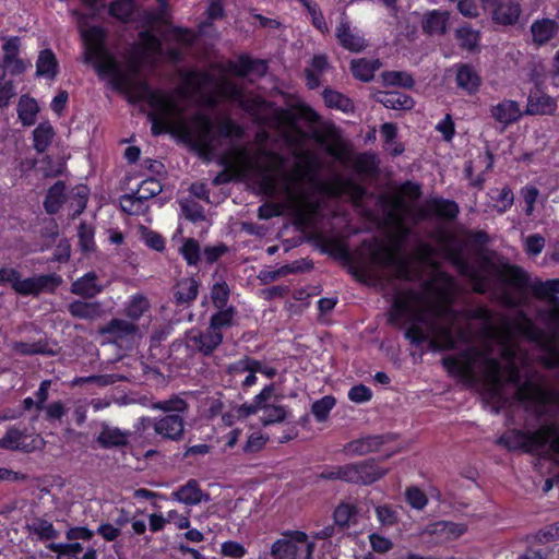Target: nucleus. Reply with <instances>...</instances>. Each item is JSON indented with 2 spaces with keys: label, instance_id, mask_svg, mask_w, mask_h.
Masks as SVG:
<instances>
[{
  "label": "nucleus",
  "instance_id": "nucleus-32",
  "mask_svg": "<svg viewBox=\"0 0 559 559\" xmlns=\"http://www.w3.org/2000/svg\"><path fill=\"white\" fill-rule=\"evenodd\" d=\"M69 311L81 319H93L100 314V306L96 302L74 301L70 304Z\"/></svg>",
  "mask_w": 559,
  "mask_h": 559
},
{
  "label": "nucleus",
  "instance_id": "nucleus-12",
  "mask_svg": "<svg viewBox=\"0 0 559 559\" xmlns=\"http://www.w3.org/2000/svg\"><path fill=\"white\" fill-rule=\"evenodd\" d=\"M41 444L43 441L38 436H28L15 428L9 429L5 436L0 439V447L11 450L33 451L39 449Z\"/></svg>",
  "mask_w": 559,
  "mask_h": 559
},
{
  "label": "nucleus",
  "instance_id": "nucleus-54",
  "mask_svg": "<svg viewBox=\"0 0 559 559\" xmlns=\"http://www.w3.org/2000/svg\"><path fill=\"white\" fill-rule=\"evenodd\" d=\"M371 390L364 384L355 385L348 391V399L357 404L368 402L371 399Z\"/></svg>",
  "mask_w": 559,
  "mask_h": 559
},
{
  "label": "nucleus",
  "instance_id": "nucleus-20",
  "mask_svg": "<svg viewBox=\"0 0 559 559\" xmlns=\"http://www.w3.org/2000/svg\"><path fill=\"white\" fill-rule=\"evenodd\" d=\"M16 112L20 122L24 127H31L36 122L39 105L35 98L25 94L19 98Z\"/></svg>",
  "mask_w": 559,
  "mask_h": 559
},
{
  "label": "nucleus",
  "instance_id": "nucleus-56",
  "mask_svg": "<svg viewBox=\"0 0 559 559\" xmlns=\"http://www.w3.org/2000/svg\"><path fill=\"white\" fill-rule=\"evenodd\" d=\"M354 518V509L349 504H341L334 511V521L338 526H348Z\"/></svg>",
  "mask_w": 559,
  "mask_h": 559
},
{
  "label": "nucleus",
  "instance_id": "nucleus-17",
  "mask_svg": "<svg viewBox=\"0 0 559 559\" xmlns=\"http://www.w3.org/2000/svg\"><path fill=\"white\" fill-rule=\"evenodd\" d=\"M450 13L441 10L427 11L421 20L423 31L429 35H442L447 32Z\"/></svg>",
  "mask_w": 559,
  "mask_h": 559
},
{
  "label": "nucleus",
  "instance_id": "nucleus-5",
  "mask_svg": "<svg viewBox=\"0 0 559 559\" xmlns=\"http://www.w3.org/2000/svg\"><path fill=\"white\" fill-rule=\"evenodd\" d=\"M499 282L502 285V299L510 306L518 305L528 285L527 274L518 266L504 261H496L491 255V283Z\"/></svg>",
  "mask_w": 559,
  "mask_h": 559
},
{
  "label": "nucleus",
  "instance_id": "nucleus-24",
  "mask_svg": "<svg viewBox=\"0 0 559 559\" xmlns=\"http://www.w3.org/2000/svg\"><path fill=\"white\" fill-rule=\"evenodd\" d=\"M377 99L386 108L395 110H409L414 107L413 98L401 92H385L379 93Z\"/></svg>",
  "mask_w": 559,
  "mask_h": 559
},
{
  "label": "nucleus",
  "instance_id": "nucleus-14",
  "mask_svg": "<svg viewBox=\"0 0 559 559\" xmlns=\"http://www.w3.org/2000/svg\"><path fill=\"white\" fill-rule=\"evenodd\" d=\"M223 335L217 329L210 328L206 333L190 332L187 335L189 346L199 349L204 354L212 353L222 342Z\"/></svg>",
  "mask_w": 559,
  "mask_h": 559
},
{
  "label": "nucleus",
  "instance_id": "nucleus-6",
  "mask_svg": "<svg viewBox=\"0 0 559 559\" xmlns=\"http://www.w3.org/2000/svg\"><path fill=\"white\" fill-rule=\"evenodd\" d=\"M154 408L170 413L154 421V430L163 438L179 440L183 433V419L180 416L187 408V404L181 399H171L158 402Z\"/></svg>",
  "mask_w": 559,
  "mask_h": 559
},
{
  "label": "nucleus",
  "instance_id": "nucleus-45",
  "mask_svg": "<svg viewBox=\"0 0 559 559\" xmlns=\"http://www.w3.org/2000/svg\"><path fill=\"white\" fill-rule=\"evenodd\" d=\"M148 308V302L143 296H133L127 307L126 313L129 318L135 320L139 319Z\"/></svg>",
  "mask_w": 559,
  "mask_h": 559
},
{
  "label": "nucleus",
  "instance_id": "nucleus-30",
  "mask_svg": "<svg viewBox=\"0 0 559 559\" xmlns=\"http://www.w3.org/2000/svg\"><path fill=\"white\" fill-rule=\"evenodd\" d=\"M128 436L115 427H104L100 431L97 441L104 448L123 445L127 442Z\"/></svg>",
  "mask_w": 559,
  "mask_h": 559
},
{
  "label": "nucleus",
  "instance_id": "nucleus-57",
  "mask_svg": "<svg viewBox=\"0 0 559 559\" xmlns=\"http://www.w3.org/2000/svg\"><path fill=\"white\" fill-rule=\"evenodd\" d=\"M229 296V289L224 283H216L212 288V300L217 308L225 307Z\"/></svg>",
  "mask_w": 559,
  "mask_h": 559
},
{
  "label": "nucleus",
  "instance_id": "nucleus-51",
  "mask_svg": "<svg viewBox=\"0 0 559 559\" xmlns=\"http://www.w3.org/2000/svg\"><path fill=\"white\" fill-rule=\"evenodd\" d=\"M545 247V238L538 234L528 236L524 241V248L527 254L536 257Z\"/></svg>",
  "mask_w": 559,
  "mask_h": 559
},
{
  "label": "nucleus",
  "instance_id": "nucleus-26",
  "mask_svg": "<svg viewBox=\"0 0 559 559\" xmlns=\"http://www.w3.org/2000/svg\"><path fill=\"white\" fill-rule=\"evenodd\" d=\"M58 70L55 55L50 50H43L36 62V74L47 80H52Z\"/></svg>",
  "mask_w": 559,
  "mask_h": 559
},
{
  "label": "nucleus",
  "instance_id": "nucleus-61",
  "mask_svg": "<svg viewBox=\"0 0 559 559\" xmlns=\"http://www.w3.org/2000/svg\"><path fill=\"white\" fill-rule=\"evenodd\" d=\"M369 542H370L371 548L376 552H380V554H385L389 550H391L393 547V543L389 538L381 536L379 534H376V533L369 535Z\"/></svg>",
  "mask_w": 559,
  "mask_h": 559
},
{
  "label": "nucleus",
  "instance_id": "nucleus-47",
  "mask_svg": "<svg viewBox=\"0 0 559 559\" xmlns=\"http://www.w3.org/2000/svg\"><path fill=\"white\" fill-rule=\"evenodd\" d=\"M431 210L440 217L453 218L457 214V206L449 200H433Z\"/></svg>",
  "mask_w": 559,
  "mask_h": 559
},
{
  "label": "nucleus",
  "instance_id": "nucleus-36",
  "mask_svg": "<svg viewBox=\"0 0 559 559\" xmlns=\"http://www.w3.org/2000/svg\"><path fill=\"white\" fill-rule=\"evenodd\" d=\"M121 210L131 215H139L146 211V202L136 193L126 194L120 199Z\"/></svg>",
  "mask_w": 559,
  "mask_h": 559
},
{
  "label": "nucleus",
  "instance_id": "nucleus-16",
  "mask_svg": "<svg viewBox=\"0 0 559 559\" xmlns=\"http://www.w3.org/2000/svg\"><path fill=\"white\" fill-rule=\"evenodd\" d=\"M335 35L340 44L347 50L358 52L366 47L364 36L357 29H353L346 21L340 23Z\"/></svg>",
  "mask_w": 559,
  "mask_h": 559
},
{
  "label": "nucleus",
  "instance_id": "nucleus-31",
  "mask_svg": "<svg viewBox=\"0 0 559 559\" xmlns=\"http://www.w3.org/2000/svg\"><path fill=\"white\" fill-rule=\"evenodd\" d=\"M105 332L112 336L114 342H118L124 337H133L136 334V328L131 322L114 320Z\"/></svg>",
  "mask_w": 559,
  "mask_h": 559
},
{
  "label": "nucleus",
  "instance_id": "nucleus-11",
  "mask_svg": "<svg viewBox=\"0 0 559 559\" xmlns=\"http://www.w3.org/2000/svg\"><path fill=\"white\" fill-rule=\"evenodd\" d=\"M60 284V278L57 276H37L21 280L17 274L13 284V289L21 295L38 294L45 289H53Z\"/></svg>",
  "mask_w": 559,
  "mask_h": 559
},
{
  "label": "nucleus",
  "instance_id": "nucleus-55",
  "mask_svg": "<svg viewBox=\"0 0 559 559\" xmlns=\"http://www.w3.org/2000/svg\"><path fill=\"white\" fill-rule=\"evenodd\" d=\"M304 5L308 9L309 14L312 19V24L322 33L328 32V25L321 14V12L318 10L316 4H311L310 0H300Z\"/></svg>",
  "mask_w": 559,
  "mask_h": 559
},
{
  "label": "nucleus",
  "instance_id": "nucleus-35",
  "mask_svg": "<svg viewBox=\"0 0 559 559\" xmlns=\"http://www.w3.org/2000/svg\"><path fill=\"white\" fill-rule=\"evenodd\" d=\"M381 135L385 141L384 148L392 155H399L403 152L404 147L401 143L395 141L396 126L393 123H384L381 127Z\"/></svg>",
  "mask_w": 559,
  "mask_h": 559
},
{
  "label": "nucleus",
  "instance_id": "nucleus-22",
  "mask_svg": "<svg viewBox=\"0 0 559 559\" xmlns=\"http://www.w3.org/2000/svg\"><path fill=\"white\" fill-rule=\"evenodd\" d=\"M105 284L100 283L95 273L91 272L72 284V292L84 297H94L103 292Z\"/></svg>",
  "mask_w": 559,
  "mask_h": 559
},
{
  "label": "nucleus",
  "instance_id": "nucleus-21",
  "mask_svg": "<svg viewBox=\"0 0 559 559\" xmlns=\"http://www.w3.org/2000/svg\"><path fill=\"white\" fill-rule=\"evenodd\" d=\"M557 108L556 102L550 96L539 92H532L528 96L526 111L531 115H549Z\"/></svg>",
  "mask_w": 559,
  "mask_h": 559
},
{
  "label": "nucleus",
  "instance_id": "nucleus-62",
  "mask_svg": "<svg viewBox=\"0 0 559 559\" xmlns=\"http://www.w3.org/2000/svg\"><path fill=\"white\" fill-rule=\"evenodd\" d=\"M142 239L145 245L156 251H162L164 249L165 242L164 239L156 233L143 229L142 230Z\"/></svg>",
  "mask_w": 559,
  "mask_h": 559
},
{
  "label": "nucleus",
  "instance_id": "nucleus-9",
  "mask_svg": "<svg viewBox=\"0 0 559 559\" xmlns=\"http://www.w3.org/2000/svg\"><path fill=\"white\" fill-rule=\"evenodd\" d=\"M419 195L420 190L417 185L411 182L405 183L393 200L389 212L390 218L402 227L405 219L417 216L415 202Z\"/></svg>",
  "mask_w": 559,
  "mask_h": 559
},
{
  "label": "nucleus",
  "instance_id": "nucleus-58",
  "mask_svg": "<svg viewBox=\"0 0 559 559\" xmlns=\"http://www.w3.org/2000/svg\"><path fill=\"white\" fill-rule=\"evenodd\" d=\"M234 311L231 308L219 311L211 319V325L213 329L221 331L222 328L229 326L233 324Z\"/></svg>",
  "mask_w": 559,
  "mask_h": 559
},
{
  "label": "nucleus",
  "instance_id": "nucleus-7",
  "mask_svg": "<svg viewBox=\"0 0 559 559\" xmlns=\"http://www.w3.org/2000/svg\"><path fill=\"white\" fill-rule=\"evenodd\" d=\"M314 543L300 531L284 534V538L277 539L271 547L273 559H297L304 554V559H312Z\"/></svg>",
  "mask_w": 559,
  "mask_h": 559
},
{
  "label": "nucleus",
  "instance_id": "nucleus-48",
  "mask_svg": "<svg viewBox=\"0 0 559 559\" xmlns=\"http://www.w3.org/2000/svg\"><path fill=\"white\" fill-rule=\"evenodd\" d=\"M514 202V195L510 188L503 187L495 199L493 207L499 212L503 213L512 206Z\"/></svg>",
  "mask_w": 559,
  "mask_h": 559
},
{
  "label": "nucleus",
  "instance_id": "nucleus-33",
  "mask_svg": "<svg viewBox=\"0 0 559 559\" xmlns=\"http://www.w3.org/2000/svg\"><path fill=\"white\" fill-rule=\"evenodd\" d=\"M335 404L336 400L334 396L325 395L312 403L311 412L318 421H325Z\"/></svg>",
  "mask_w": 559,
  "mask_h": 559
},
{
  "label": "nucleus",
  "instance_id": "nucleus-15",
  "mask_svg": "<svg viewBox=\"0 0 559 559\" xmlns=\"http://www.w3.org/2000/svg\"><path fill=\"white\" fill-rule=\"evenodd\" d=\"M465 532L466 525L447 521L431 523L426 527V533L431 536H436V538L441 543L454 540Z\"/></svg>",
  "mask_w": 559,
  "mask_h": 559
},
{
  "label": "nucleus",
  "instance_id": "nucleus-3",
  "mask_svg": "<svg viewBox=\"0 0 559 559\" xmlns=\"http://www.w3.org/2000/svg\"><path fill=\"white\" fill-rule=\"evenodd\" d=\"M285 140L297 157L289 171L284 169L280 155L264 147V139L259 135L255 152L233 147L223 156L225 169L214 182L221 185L235 179L258 181L261 191L274 200L259 207L260 218L287 213L296 224L305 227L314 221L321 197H348L354 202L361 199L364 189L343 176L336 175L326 181L319 179L321 162L312 151L305 148L306 134L292 121L285 126Z\"/></svg>",
  "mask_w": 559,
  "mask_h": 559
},
{
  "label": "nucleus",
  "instance_id": "nucleus-40",
  "mask_svg": "<svg viewBox=\"0 0 559 559\" xmlns=\"http://www.w3.org/2000/svg\"><path fill=\"white\" fill-rule=\"evenodd\" d=\"M532 290L538 298H552L559 294V278L537 281L532 284Z\"/></svg>",
  "mask_w": 559,
  "mask_h": 559
},
{
  "label": "nucleus",
  "instance_id": "nucleus-43",
  "mask_svg": "<svg viewBox=\"0 0 559 559\" xmlns=\"http://www.w3.org/2000/svg\"><path fill=\"white\" fill-rule=\"evenodd\" d=\"M382 80L386 85H399L403 87H412L413 78L406 72L389 71L382 74Z\"/></svg>",
  "mask_w": 559,
  "mask_h": 559
},
{
  "label": "nucleus",
  "instance_id": "nucleus-1",
  "mask_svg": "<svg viewBox=\"0 0 559 559\" xmlns=\"http://www.w3.org/2000/svg\"><path fill=\"white\" fill-rule=\"evenodd\" d=\"M141 25L146 29L140 33L139 41L127 62L120 63L104 45V29L87 26L82 15L79 26L85 60L93 64L102 79L127 94L132 102L147 104L153 133L168 132L210 159L218 138H238L241 129L225 116L216 117L213 124L207 112L209 107L221 98H227L238 102L249 111L259 108L262 100L257 97L253 104H249L247 96L231 81L230 75L245 76L254 69L263 73L266 70L265 63L241 57L236 62L219 67L213 75L183 73L180 86L173 93L152 90L138 79V70L163 59L176 60L180 55L179 47L192 44L195 36L189 29L174 27L165 8L143 13Z\"/></svg>",
  "mask_w": 559,
  "mask_h": 559
},
{
  "label": "nucleus",
  "instance_id": "nucleus-23",
  "mask_svg": "<svg viewBox=\"0 0 559 559\" xmlns=\"http://www.w3.org/2000/svg\"><path fill=\"white\" fill-rule=\"evenodd\" d=\"M171 498L183 504L195 506L205 498V495L199 488L198 483L191 479L178 490L174 491Z\"/></svg>",
  "mask_w": 559,
  "mask_h": 559
},
{
  "label": "nucleus",
  "instance_id": "nucleus-60",
  "mask_svg": "<svg viewBox=\"0 0 559 559\" xmlns=\"http://www.w3.org/2000/svg\"><path fill=\"white\" fill-rule=\"evenodd\" d=\"M406 500L413 508L418 510L423 509L427 504V497L416 487H412L406 490Z\"/></svg>",
  "mask_w": 559,
  "mask_h": 559
},
{
  "label": "nucleus",
  "instance_id": "nucleus-28",
  "mask_svg": "<svg viewBox=\"0 0 559 559\" xmlns=\"http://www.w3.org/2000/svg\"><path fill=\"white\" fill-rule=\"evenodd\" d=\"M493 115L497 120L507 124L516 121L521 117L522 111L518 103L504 100L496 107Z\"/></svg>",
  "mask_w": 559,
  "mask_h": 559
},
{
  "label": "nucleus",
  "instance_id": "nucleus-37",
  "mask_svg": "<svg viewBox=\"0 0 559 559\" xmlns=\"http://www.w3.org/2000/svg\"><path fill=\"white\" fill-rule=\"evenodd\" d=\"M328 67V62L325 57L317 56L312 59L310 68L306 70L307 74V85L310 88H316L319 86V73H321Z\"/></svg>",
  "mask_w": 559,
  "mask_h": 559
},
{
  "label": "nucleus",
  "instance_id": "nucleus-49",
  "mask_svg": "<svg viewBox=\"0 0 559 559\" xmlns=\"http://www.w3.org/2000/svg\"><path fill=\"white\" fill-rule=\"evenodd\" d=\"M523 202H524V211L525 214L531 216L535 209V203L537 201V198L539 195V191L537 188L533 186H526L521 191Z\"/></svg>",
  "mask_w": 559,
  "mask_h": 559
},
{
  "label": "nucleus",
  "instance_id": "nucleus-39",
  "mask_svg": "<svg viewBox=\"0 0 559 559\" xmlns=\"http://www.w3.org/2000/svg\"><path fill=\"white\" fill-rule=\"evenodd\" d=\"M64 197V186L60 182L56 183L50 190L48 191L46 201H45V209L48 213L52 214L56 213L62 202Z\"/></svg>",
  "mask_w": 559,
  "mask_h": 559
},
{
  "label": "nucleus",
  "instance_id": "nucleus-63",
  "mask_svg": "<svg viewBox=\"0 0 559 559\" xmlns=\"http://www.w3.org/2000/svg\"><path fill=\"white\" fill-rule=\"evenodd\" d=\"M181 210L187 218L197 222L204 218L201 207L194 202L182 201Z\"/></svg>",
  "mask_w": 559,
  "mask_h": 559
},
{
  "label": "nucleus",
  "instance_id": "nucleus-50",
  "mask_svg": "<svg viewBox=\"0 0 559 559\" xmlns=\"http://www.w3.org/2000/svg\"><path fill=\"white\" fill-rule=\"evenodd\" d=\"M20 49V40L16 37L9 38L3 45V62L5 68H11L13 58L17 57Z\"/></svg>",
  "mask_w": 559,
  "mask_h": 559
},
{
  "label": "nucleus",
  "instance_id": "nucleus-27",
  "mask_svg": "<svg viewBox=\"0 0 559 559\" xmlns=\"http://www.w3.org/2000/svg\"><path fill=\"white\" fill-rule=\"evenodd\" d=\"M55 130L48 121L40 122L33 132L34 147L37 152H45L50 145Z\"/></svg>",
  "mask_w": 559,
  "mask_h": 559
},
{
  "label": "nucleus",
  "instance_id": "nucleus-34",
  "mask_svg": "<svg viewBox=\"0 0 559 559\" xmlns=\"http://www.w3.org/2000/svg\"><path fill=\"white\" fill-rule=\"evenodd\" d=\"M198 294V284L193 278H185L178 282L176 286V299L178 302H188L193 300Z\"/></svg>",
  "mask_w": 559,
  "mask_h": 559
},
{
  "label": "nucleus",
  "instance_id": "nucleus-46",
  "mask_svg": "<svg viewBox=\"0 0 559 559\" xmlns=\"http://www.w3.org/2000/svg\"><path fill=\"white\" fill-rule=\"evenodd\" d=\"M160 191L162 186L159 181L154 178H148L141 182L135 193L140 197V199L146 202L148 199L155 197Z\"/></svg>",
  "mask_w": 559,
  "mask_h": 559
},
{
  "label": "nucleus",
  "instance_id": "nucleus-53",
  "mask_svg": "<svg viewBox=\"0 0 559 559\" xmlns=\"http://www.w3.org/2000/svg\"><path fill=\"white\" fill-rule=\"evenodd\" d=\"M180 251L189 264H195L198 262L200 248L198 242L193 239L186 240Z\"/></svg>",
  "mask_w": 559,
  "mask_h": 559
},
{
  "label": "nucleus",
  "instance_id": "nucleus-25",
  "mask_svg": "<svg viewBox=\"0 0 559 559\" xmlns=\"http://www.w3.org/2000/svg\"><path fill=\"white\" fill-rule=\"evenodd\" d=\"M380 62L377 59H354L350 63L353 75L360 81H370L374 72L380 68Z\"/></svg>",
  "mask_w": 559,
  "mask_h": 559
},
{
  "label": "nucleus",
  "instance_id": "nucleus-44",
  "mask_svg": "<svg viewBox=\"0 0 559 559\" xmlns=\"http://www.w3.org/2000/svg\"><path fill=\"white\" fill-rule=\"evenodd\" d=\"M456 38L463 48L472 50L478 45L479 34L467 26H462L456 31Z\"/></svg>",
  "mask_w": 559,
  "mask_h": 559
},
{
  "label": "nucleus",
  "instance_id": "nucleus-64",
  "mask_svg": "<svg viewBox=\"0 0 559 559\" xmlns=\"http://www.w3.org/2000/svg\"><path fill=\"white\" fill-rule=\"evenodd\" d=\"M167 523H173L179 530H186L190 526V520L187 515L179 513L176 510H170L166 514Z\"/></svg>",
  "mask_w": 559,
  "mask_h": 559
},
{
  "label": "nucleus",
  "instance_id": "nucleus-41",
  "mask_svg": "<svg viewBox=\"0 0 559 559\" xmlns=\"http://www.w3.org/2000/svg\"><path fill=\"white\" fill-rule=\"evenodd\" d=\"M29 532L40 539H52L58 536L52 524L46 520L37 519L29 524Z\"/></svg>",
  "mask_w": 559,
  "mask_h": 559
},
{
  "label": "nucleus",
  "instance_id": "nucleus-42",
  "mask_svg": "<svg viewBox=\"0 0 559 559\" xmlns=\"http://www.w3.org/2000/svg\"><path fill=\"white\" fill-rule=\"evenodd\" d=\"M379 445V438L378 437H368L365 439L356 440L354 442H350L346 451L348 453L354 454H366L368 452L374 451Z\"/></svg>",
  "mask_w": 559,
  "mask_h": 559
},
{
  "label": "nucleus",
  "instance_id": "nucleus-59",
  "mask_svg": "<svg viewBox=\"0 0 559 559\" xmlns=\"http://www.w3.org/2000/svg\"><path fill=\"white\" fill-rule=\"evenodd\" d=\"M378 166L377 157L372 154L359 155L356 159V167L360 173L370 174L376 170Z\"/></svg>",
  "mask_w": 559,
  "mask_h": 559
},
{
  "label": "nucleus",
  "instance_id": "nucleus-10",
  "mask_svg": "<svg viewBox=\"0 0 559 559\" xmlns=\"http://www.w3.org/2000/svg\"><path fill=\"white\" fill-rule=\"evenodd\" d=\"M83 2L91 15L97 14L106 5V0H83ZM109 13L122 22L133 21L135 15L134 2L133 0H114L109 4Z\"/></svg>",
  "mask_w": 559,
  "mask_h": 559
},
{
  "label": "nucleus",
  "instance_id": "nucleus-8",
  "mask_svg": "<svg viewBox=\"0 0 559 559\" xmlns=\"http://www.w3.org/2000/svg\"><path fill=\"white\" fill-rule=\"evenodd\" d=\"M386 469L380 467L373 462H366L362 464H352L343 467H334L331 471L324 472L322 477L328 479H343L353 483L370 484L383 475Z\"/></svg>",
  "mask_w": 559,
  "mask_h": 559
},
{
  "label": "nucleus",
  "instance_id": "nucleus-4",
  "mask_svg": "<svg viewBox=\"0 0 559 559\" xmlns=\"http://www.w3.org/2000/svg\"><path fill=\"white\" fill-rule=\"evenodd\" d=\"M274 394V385H265L261 392L254 396L251 404L236 406L226 412L222 417L223 421L227 426H233L238 420H241L250 414H254L257 412L262 413L260 419L263 425H271L284 420L286 417V409L281 405L271 403Z\"/></svg>",
  "mask_w": 559,
  "mask_h": 559
},
{
  "label": "nucleus",
  "instance_id": "nucleus-29",
  "mask_svg": "<svg viewBox=\"0 0 559 559\" xmlns=\"http://www.w3.org/2000/svg\"><path fill=\"white\" fill-rule=\"evenodd\" d=\"M456 82L461 88L473 93L478 88L479 78L471 67L462 64L457 69Z\"/></svg>",
  "mask_w": 559,
  "mask_h": 559
},
{
  "label": "nucleus",
  "instance_id": "nucleus-2",
  "mask_svg": "<svg viewBox=\"0 0 559 559\" xmlns=\"http://www.w3.org/2000/svg\"><path fill=\"white\" fill-rule=\"evenodd\" d=\"M359 254L368 257V265L359 272L365 281L373 278L372 267H380L399 278L413 280L418 275L413 264H429L432 277L419 290L399 289L390 310V321L407 326L406 337L413 344L427 342L432 349L453 348L460 342L472 343L464 353L443 359L447 371L471 386L486 384L489 380V357L485 348L489 334L488 319L484 316L456 313L451 309L455 290L453 280L440 271L432 261L431 248L421 246L416 261L404 258L399 243L372 240L365 242Z\"/></svg>",
  "mask_w": 559,
  "mask_h": 559
},
{
  "label": "nucleus",
  "instance_id": "nucleus-13",
  "mask_svg": "<svg viewBox=\"0 0 559 559\" xmlns=\"http://www.w3.org/2000/svg\"><path fill=\"white\" fill-rule=\"evenodd\" d=\"M228 373L235 385L245 389L251 388L257 382V370L251 366V357H246L228 367Z\"/></svg>",
  "mask_w": 559,
  "mask_h": 559
},
{
  "label": "nucleus",
  "instance_id": "nucleus-19",
  "mask_svg": "<svg viewBox=\"0 0 559 559\" xmlns=\"http://www.w3.org/2000/svg\"><path fill=\"white\" fill-rule=\"evenodd\" d=\"M491 11L492 17L498 23L511 25L519 20L521 8L520 4L513 0H495Z\"/></svg>",
  "mask_w": 559,
  "mask_h": 559
},
{
  "label": "nucleus",
  "instance_id": "nucleus-52",
  "mask_svg": "<svg viewBox=\"0 0 559 559\" xmlns=\"http://www.w3.org/2000/svg\"><path fill=\"white\" fill-rule=\"evenodd\" d=\"M378 521L384 526H391L397 521V511L389 506H380L376 509Z\"/></svg>",
  "mask_w": 559,
  "mask_h": 559
},
{
  "label": "nucleus",
  "instance_id": "nucleus-38",
  "mask_svg": "<svg viewBox=\"0 0 559 559\" xmlns=\"http://www.w3.org/2000/svg\"><path fill=\"white\" fill-rule=\"evenodd\" d=\"M323 98L329 107L340 109L344 112H348L353 109L350 99L338 92L326 90L323 93Z\"/></svg>",
  "mask_w": 559,
  "mask_h": 559
},
{
  "label": "nucleus",
  "instance_id": "nucleus-18",
  "mask_svg": "<svg viewBox=\"0 0 559 559\" xmlns=\"http://www.w3.org/2000/svg\"><path fill=\"white\" fill-rule=\"evenodd\" d=\"M558 32L559 24L557 21L548 17L536 20L531 25L533 41L538 46L549 43Z\"/></svg>",
  "mask_w": 559,
  "mask_h": 559
}]
</instances>
